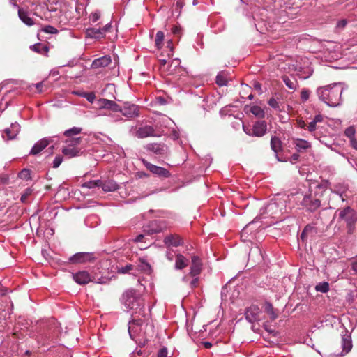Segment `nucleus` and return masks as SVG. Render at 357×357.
<instances>
[{
	"instance_id": "3c124183",
	"label": "nucleus",
	"mask_w": 357,
	"mask_h": 357,
	"mask_svg": "<svg viewBox=\"0 0 357 357\" xmlns=\"http://www.w3.org/2000/svg\"><path fill=\"white\" fill-rule=\"evenodd\" d=\"M43 31L47 33H56L57 29L52 26H46L43 29Z\"/></svg>"
},
{
	"instance_id": "c756f323",
	"label": "nucleus",
	"mask_w": 357,
	"mask_h": 357,
	"mask_svg": "<svg viewBox=\"0 0 357 357\" xmlns=\"http://www.w3.org/2000/svg\"><path fill=\"white\" fill-rule=\"evenodd\" d=\"M62 153L68 158H73L78 155L79 149L77 147H70L67 145L63 148Z\"/></svg>"
},
{
	"instance_id": "5701e85b",
	"label": "nucleus",
	"mask_w": 357,
	"mask_h": 357,
	"mask_svg": "<svg viewBox=\"0 0 357 357\" xmlns=\"http://www.w3.org/2000/svg\"><path fill=\"white\" fill-rule=\"evenodd\" d=\"M100 187L104 192H114L119 188V185L113 180L101 181Z\"/></svg>"
},
{
	"instance_id": "cd10ccee",
	"label": "nucleus",
	"mask_w": 357,
	"mask_h": 357,
	"mask_svg": "<svg viewBox=\"0 0 357 357\" xmlns=\"http://www.w3.org/2000/svg\"><path fill=\"white\" fill-rule=\"evenodd\" d=\"M181 61L179 59H174L171 60L170 63H168L167 67V75H172L174 74L176 68L180 66Z\"/></svg>"
},
{
	"instance_id": "864d4df0",
	"label": "nucleus",
	"mask_w": 357,
	"mask_h": 357,
	"mask_svg": "<svg viewBox=\"0 0 357 357\" xmlns=\"http://www.w3.org/2000/svg\"><path fill=\"white\" fill-rule=\"evenodd\" d=\"M167 65H168V63H167V61L166 59H160V70H162L164 73H167V67H168Z\"/></svg>"
},
{
	"instance_id": "5fc2aeb1",
	"label": "nucleus",
	"mask_w": 357,
	"mask_h": 357,
	"mask_svg": "<svg viewBox=\"0 0 357 357\" xmlns=\"http://www.w3.org/2000/svg\"><path fill=\"white\" fill-rule=\"evenodd\" d=\"M167 55L168 57H170L173 54V45L171 40H169L167 41Z\"/></svg>"
},
{
	"instance_id": "13d9d810",
	"label": "nucleus",
	"mask_w": 357,
	"mask_h": 357,
	"mask_svg": "<svg viewBox=\"0 0 357 357\" xmlns=\"http://www.w3.org/2000/svg\"><path fill=\"white\" fill-rule=\"evenodd\" d=\"M316 125L317 123L314 121H312L307 126V130L311 132L314 131L316 130Z\"/></svg>"
},
{
	"instance_id": "412c9836",
	"label": "nucleus",
	"mask_w": 357,
	"mask_h": 357,
	"mask_svg": "<svg viewBox=\"0 0 357 357\" xmlns=\"http://www.w3.org/2000/svg\"><path fill=\"white\" fill-rule=\"evenodd\" d=\"M99 102L100 108L109 109L116 112H119L120 110L121 107L113 100L102 98L100 99Z\"/></svg>"
},
{
	"instance_id": "4c0bfd02",
	"label": "nucleus",
	"mask_w": 357,
	"mask_h": 357,
	"mask_svg": "<svg viewBox=\"0 0 357 357\" xmlns=\"http://www.w3.org/2000/svg\"><path fill=\"white\" fill-rule=\"evenodd\" d=\"M100 185H101V180H93L85 182L82 185V187L91 189L96 187H100Z\"/></svg>"
},
{
	"instance_id": "37998d69",
	"label": "nucleus",
	"mask_w": 357,
	"mask_h": 357,
	"mask_svg": "<svg viewBox=\"0 0 357 357\" xmlns=\"http://www.w3.org/2000/svg\"><path fill=\"white\" fill-rule=\"evenodd\" d=\"M33 190L30 188H28L25 190L24 192L22 195L20 200L22 202L25 203L27 201V199L29 195H31Z\"/></svg>"
},
{
	"instance_id": "393cba45",
	"label": "nucleus",
	"mask_w": 357,
	"mask_h": 357,
	"mask_svg": "<svg viewBox=\"0 0 357 357\" xmlns=\"http://www.w3.org/2000/svg\"><path fill=\"white\" fill-rule=\"evenodd\" d=\"M189 264V260L182 255L181 254H178L176 255L175 259V265L174 268L176 270H181L185 268Z\"/></svg>"
},
{
	"instance_id": "6e6552de",
	"label": "nucleus",
	"mask_w": 357,
	"mask_h": 357,
	"mask_svg": "<svg viewBox=\"0 0 357 357\" xmlns=\"http://www.w3.org/2000/svg\"><path fill=\"white\" fill-rule=\"evenodd\" d=\"M95 257L92 252H78L69 258L73 264H84L94 260Z\"/></svg>"
},
{
	"instance_id": "f8f14e48",
	"label": "nucleus",
	"mask_w": 357,
	"mask_h": 357,
	"mask_svg": "<svg viewBox=\"0 0 357 357\" xmlns=\"http://www.w3.org/2000/svg\"><path fill=\"white\" fill-rule=\"evenodd\" d=\"M340 218L350 225L357 221V213L350 207H347L340 212Z\"/></svg>"
},
{
	"instance_id": "bf43d9fd",
	"label": "nucleus",
	"mask_w": 357,
	"mask_h": 357,
	"mask_svg": "<svg viewBox=\"0 0 357 357\" xmlns=\"http://www.w3.org/2000/svg\"><path fill=\"white\" fill-rule=\"evenodd\" d=\"M347 24V20H342L337 22V27L339 29H343L346 26Z\"/></svg>"
},
{
	"instance_id": "49530a36",
	"label": "nucleus",
	"mask_w": 357,
	"mask_h": 357,
	"mask_svg": "<svg viewBox=\"0 0 357 357\" xmlns=\"http://www.w3.org/2000/svg\"><path fill=\"white\" fill-rule=\"evenodd\" d=\"M100 17V14L98 11L91 13L89 16V20L93 23L96 22Z\"/></svg>"
},
{
	"instance_id": "6e6d98bb",
	"label": "nucleus",
	"mask_w": 357,
	"mask_h": 357,
	"mask_svg": "<svg viewBox=\"0 0 357 357\" xmlns=\"http://www.w3.org/2000/svg\"><path fill=\"white\" fill-rule=\"evenodd\" d=\"M268 105L274 109H278L279 108V104L278 101L275 98H271L268 100Z\"/></svg>"
},
{
	"instance_id": "58836bf2",
	"label": "nucleus",
	"mask_w": 357,
	"mask_h": 357,
	"mask_svg": "<svg viewBox=\"0 0 357 357\" xmlns=\"http://www.w3.org/2000/svg\"><path fill=\"white\" fill-rule=\"evenodd\" d=\"M315 289L317 291L326 293L329 291V284L327 282H320L316 285Z\"/></svg>"
},
{
	"instance_id": "72a5a7b5",
	"label": "nucleus",
	"mask_w": 357,
	"mask_h": 357,
	"mask_svg": "<svg viewBox=\"0 0 357 357\" xmlns=\"http://www.w3.org/2000/svg\"><path fill=\"white\" fill-rule=\"evenodd\" d=\"M227 81V75L223 72L218 73L216 76V84L220 86H226Z\"/></svg>"
},
{
	"instance_id": "2f4dec72",
	"label": "nucleus",
	"mask_w": 357,
	"mask_h": 357,
	"mask_svg": "<svg viewBox=\"0 0 357 357\" xmlns=\"http://www.w3.org/2000/svg\"><path fill=\"white\" fill-rule=\"evenodd\" d=\"M271 149L275 153H278L282 148V142L277 137H273L271 140Z\"/></svg>"
},
{
	"instance_id": "a19ab883",
	"label": "nucleus",
	"mask_w": 357,
	"mask_h": 357,
	"mask_svg": "<svg viewBox=\"0 0 357 357\" xmlns=\"http://www.w3.org/2000/svg\"><path fill=\"white\" fill-rule=\"evenodd\" d=\"M81 142V137H72L66 141L68 146L70 147H77Z\"/></svg>"
},
{
	"instance_id": "7ed1b4c3",
	"label": "nucleus",
	"mask_w": 357,
	"mask_h": 357,
	"mask_svg": "<svg viewBox=\"0 0 357 357\" xmlns=\"http://www.w3.org/2000/svg\"><path fill=\"white\" fill-rule=\"evenodd\" d=\"M343 87L341 83L320 86L317 89L319 99L329 107H337L342 103Z\"/></svg>"
},
{
	"instance_id": "de8ad7c7",
	"label": "nucleus",
	"mask_w": 357,
	"mask_h": 357,
	"mask_svg": "<svg viewBox=\"0 0 357 357\" xmlns=\"http://www.w3.org/2000/svg\"><path fill=\"white\" fill-rule=\"evenodd\" d=\"M84 98L90 102L93 103L96 99V95L93 92H86Z\"/></svg>"
},
{
	"instance_id": "4be33fe9",
	"label": "nucleus",
	"mask_w": 357,
	"mask_h": 357,
	"mask_svg": "<svg viewBox=\"0 0 357 357\" xmlns=\"http://www.w3.org/2000/svg\"><path fill=\"white\" fill-rule=\"evenodd\" d=\"M112 62L109 56H104L98 59H95L91 64L93 68H98L101 67H106L109 66Z\"/></svg>"
},
{
	"instance_id": "423d86ee",
	"label": "nucleus",
	"mask_w": 357,
	"mask_h": 357,
	"mask_svg": "<svg viewBox=\"0 0 357 357\" xmlns=\"http://www.w3.org/2000/svg\"><path fill=\"white\" fill-rule=\"evenodd\" d=\"M167 224L162 220H153L144 227V231L146 234L160 233L166 229Z\"/></svg>"
},
{
	"instance_id": "bb28decb",
	"label": "nucleus",
	"mask_w": 357,
	"mask_h": 357,
	"mask_svg": "<svg viewBox=\"0 0 357 357\" xmlns=\"http://www.w3.org/2000/svg\"><path fill=\"white\" fill-rule=\"evenodd\" d=\"M86 33L88 37L92 38L100 39L104 37V31L100 28H89Z\"/></svg>"
},
{
	"instance_id": "0e129e2a",
	"label": "nucleus",
	"mask_w": 357,
	"mask_h": 357,
	"mask_svg": "<svg viewBox=\"0 0 357 357\" xmlns=\"http://www.w3.org/2000/svg\"><path fill=\"white\" fill-rule=\"evenodd\" d=\"M253 87L255 90L259 91V93H262L261 85L259 82H255Z\"/></svg>"
},
{
	"instance_id": "338daca9",
	"label": "nucleus",
	"mask_w": 357,
	"mask_h": 357,
	"mask_svg": "<svg viewBox=\"0 0 357 357\" xmlns=\"http://www.w3.org/2000/svg\"><path fill=\"white\" fill-rule=\"evenodd\" d=\"M193 278L194 279L190 282V287L192 288L196 287L199 281L197 276Z\"/></svg>"
},
{
	"instance_id": "8fccbe9b",
	"label": "nucleus",
	"mask_w": 357,
	"mask_h": 357,
	"mask_svg": "<svg viewBox=\"0 0 357 357\" xmlns=\"http://www.w3.org/2000/svg\"><path fill=\"white\" fill-rule=\"evenodd\" d=\"M310 91L307 89H303L301 93V98L303 102L307 101L310 97Z\"/></svg>"
},
{
	"instance_id": "7c9ffc66",
	"label": "nucleus",
	"mask_w": 357,
	"mask_h": 357,
	"mask_svg": "<svg viewBox=\"0 0 357 357\" xmlns=\"http://www.w3.org/2000/svg\"><path fill=\"white\" fill-rule=\"evenodd\" d=\"M30 49L33 52L41 54H47L49 50L48 47L46 45L41 43L34 44L30 46Z\"/></svg>"
},
{
	"instance_id": "c03bdc74",
	"label": "nucleus",
	"mask_w": 357,
	"mask_h": 357,
	"mask_svg": "<svg viewBox=\"0 0 357 357\" xmlns=\"http://www.w3.org/2000/svg\"><path fill=\"white\" fill-rule=\"evenodd\" d=\"M19 176L22 179L28 180L31 178V172L29 169H24L20 172Z\"/></svg>"
},
{
	"instance_id": "dca6fc26",
	"label": "nucleus",
	"mask_w": 357,
	"mask_h": 357,
	"mask_svg": "<svg viewBox=\"0 0 357 357\" xmlns=\"http://www.w3.org/2000/svg\"><path fill=\"white\" fill-rule=\"evenodd\" d=\"M259 308L257 305H252L247 308L245 312V317L247 321L250 323L256 322L259 320Z\"/></svg>"
},
{
	"instance_id": "e2e57ef3",
	"label": "nucleus",
	"mask_w": 357,
	"mask_h": 357,
	"mask_svg": "<svg viewBox=\"0 0 357 357\" xmlns=\"http://www.w3.org/2000/svg\"><path fill=\"white\" fill-rule=\"evenodd\" d=\"M298 158H299V155L297 153H295L291 156L289 161L291 162V163L294 164L298 160Z\"/></svg>"
},
{
	"instance_id": "a18cd8bd",
	"label": "nucleus",
	"mask_w": 357,
	"mask_h": 357,
	"mask_svg": "<svg viewBox=\"0 0 357 357\" xmlns=\"http://www.w3.org/2000/svg\"><path fill=\"white\" fill-rule=\"evenodd\" d=\"M314 228L310 226V225H307L303 231H302L301 233V239H302L303 241H305V238L307 236V234L310 232H312L313 231Z\"/></svg>"
},
{
	"instance_id": "b1692460",
	"label": "nucleus",
	"mask_w": 357,
	"mask_h": 357,
	"mask_svg": "<svg viewBox=\"0 0 357 357\" xmlns=\"http://www.w3.org/2000/svg\"><path fill=\"white\" fill-rule=\"evenodd\" d=\"M20 130V126L17 123H14L10 125V128L5 129V133L8 139H15Z\"/></svg>"
},
{
	"instance_id": "20e7f679",
	"label": "nucleus",
	"mask_w": 357,
	"mask_h": 357,
	"mask_svg": "<svg viewBox=\"0 0 357 357\" xmlns=\"http://www.w3.org/2000/svg\"><path fill=\"white\" fill-rule=\"evenodd\" d=\"M122 303L128 310H136L135 314H141L142 298L139 294L134 289H128L124 292L121 298Z\"/></svg>"
},
{
	"instance_id": "052dcab7",
	"label": "nucleus",
	"mask_w": 357,
	"mask_h": 357,
	"mask_svg": "<svg viewBox=\"0 0 357 357\" xmlns=\"http://www.w3.org/2000/svg\"><path fill=\"white\" fill-rule=\"evenodd\" d=\"M140 266L141 268L144 270L145 271H149L151 270V266L145 261H142V264Z\"/></svg>"
},
{
	"instance_id": "6ab92c4d",
	"label": "nucleus",
	"mask_w": 357,
	"mask_h": 357,
	"mask_svg": "<svg viewBox=\"0 0 357 357\" xmlns=\"http://www.w3.org/2000/svg\"><path fill=\"white\" fill-rule=\"evenodd\" d=\"M164 243L168 247H178L183 244V241L178 235L171 234L164 238Z\"/></svg>"
},
{
	"instance_id": "680f3d73",
	"label": "nucleus",
	"mask_w": 357,
	"mask_h": 357,
	"mask_svg": "<svg viewBox=\"0 0 357 357\" xmlns=\"http://www.w3.org/2000/svg\"><path fill=\"white\" fill-rule=\"evenodd\" d=\"M248 227H249V225H247L242 230L241 238H243V241H246L247 240L245 234H248Z\"/></svg>"
},
{
	"instance_id": "e433bc0d",
	"label": "nucleus",
	"mask_w": 357,
	"mask_h": 357,
	"mask_svg": "<svg viewBox=\"0 0 357 357\" xmlns=\"http://www.w3.org/2000/svg\"><path fill=\"white\" fill-rule=\"evenodd\" d=\"M250 111L257 117L263 118L264 116V112L263 109L259 106H252Z\"/></svg>"
},
{
	"instance_id": "603ef678",
	"label": "nucleus",
	"mask_w": 357,
	"mask_h": 357,
	"mask_svg": "<svg viewBox=\"0 0 357 357\" xmlns=\"http://www.w3.org/2000/svg\"><path fill=\"white\" fill-rule=\"evenodd\" d=\"M62 162H63L62 156H61V155L56 156L53 161V167L54 168L59 167Z\"/></svg>"
},
{
	"instance_id": "09e8293b",
	"label": "nucleus",
	"mask_w": 357,
	"mask_h": 357,
	"mask_svg": "<svg viewBox=\"0 0 357 357\" xmlns=\"http://www.w3.org/2000/svg\"><path fill=\"white\" fill-rule=\"evenodd\" d=\"M133 268V266L132 264H127L125 266H123L119 268L118 272L121 273H127L128 271Z\"/></svg>"
},
{
	"instance_id": "c9c22d12",
	"label": "nucleus",
	"mask_w": 357,
	"mask_h": 357,
	"mask_svg": "<svg viewBox=\"0 0 357 357\" xmlns=\"http://www.w3.org/2000/svg\"><path fill=\"white\" fill-rule=\"evenodd\" d=\"M265 311L267 312V314L270 316V318L271 320H274L277 318L278 315L275 312L273 307L271 303H266L265 304Z\"/></svg>"
},
{
	"instance_id": "f3484780",
	"label": "nucleus",
	"mask_w": 357,
	"mask_h": 357,
	"mask_svg": "<svg viewBox=\"0 0 357 357\" xmlns=\"http://www.w3.org/2000/svg\"><path fill=\"white\" fill-rule=\"evenodd\" d=\"M155 135V134L154 128L149 125L139 127L135 132V136L141 139Z\"/></svg>"
},
{
	"instance_id": "a878e982",
	"label": "nucleus",
	"mask_w": 357,
	"mask_h": 357,
	"mask_svg": "<svg viewBox=\"0 0 357 357\" xmlns=\"http://www.w3.org/2000/svg\"><path fill=\"white\" fill-rule=\"evenodd\" d=\"M165 146L163 144L151 143L148 144L146 146V149L151 151L155 154L162 155L165 153Z\"/></svg>"
},
{
	"instance_id": "9d476101",
	"label": "nucleus",
	"mask_w": 357,
	"mask_h": 357,
	"mask_svg": "<svg viewBox=\"0 0 357 357\" xmlns=\"http://www.w3.org/2000/svg\"><path fill=\"white\" fill-rule=\"evenodd\" d=\"M144 321L139 318H133L128 324V332L131 339L135 340L141 331V326L143 324Z\"/></svg>"
},
{
	"instance_id": "4d7b16f0",
	"label": "nucleus",
	"mask_w": 357,
	"mask_h": 357,
	"mask_svg": "<svg viewBox=\"0 0 357 357\" xmlns=\"http://www.w3.org/2000/svg\"><path fill=\"white\" fill-rule=\"evenodd\" d=\"M167 349L165 347H164V348L160 349L158 351L157 357H167Z\"/></svg>"
},
{
	"instance_id": "2eb2a0df",
	"label": "nucleus",
	"mask_w": 357,
	"mask_h": 357,
	"mask_svg": "<svg viewBox=\"0 0 357 357\" xmlns=\"http://www.w3.org/2000/svg\"><path fill=\"white\" fill-rule=\"evenodd\" d=\"M267 130V124L264 121H257L252 128V135L255 137H261L264 136Z\"/></svg>"
},
{
	"instance_id": "f03ea898",
	"label": "nucleus",
	"mask_w": 357,
	"mask_h": 357,
	"mask_svg": "<svg viewBox=\"0 0 357 357\" xmlns=\"http://www.w3.org/2000/svg\"><path fill=\"white\" fill-rule=\"evenodd\" d=\"M294 207L290 195H278L270 201L263 209L261 214H267L272 218L279 219L282 214L289 213Z\"/></svg>"
},
{
	"instance_id": "4468645a",
	"label": "nucleus",
	"mask_w": 357,
	"mask_h": 357,
	"mask_svg": "<svg viewBox=\"0 0 357 357\" xmlns=\"http://www.w3.org/2000/svg\"><path fill=\"white\" fill-rule=\"evenodd\" d=\"M31 13L33 14L30 10V8L23 7L19 8L18 9L19 18L27 26H32L34 24V20L30 17Z\"/></svg>"
},
{
	"instance_id": "ea45409f",
	"label": "nucleus",
	"mask_w": 357,
	"mask_h": 357,
	"mask_svg": "<svg viewBox=\"0 0 357 357\" xmlns=\"http://www.w3.org/2000/svg\"><path fill=\"white\" fill-rule=\"evenodd\" d=\"M82 131V128L78 127H73L64 132V135L66 137H73L79 134Z\"/></svg>"
},
{
	"instance_id": "79ce46f5",
	"label": "nucleus",
	"mask_w": 357,
	"mask_h": 357,
	"mask_svg": "<svg viewBox=\"0 0 357 357\" xmlns=\"http://www.w3.org/2000/svg\"><path fill=\"white\" fill-rule=\"evenodd\" d=\"M355 133H356V130L355 128L353 127V126H350L349 128H347L345 131H344V134L349 139H352L354 137H355Z\"/></svg>"
},
{
	"instance_id": "aec40b11",
	"label": "nucleus",
	"mask_w": 357,
	"mask_h": 357,
	"mask_svg": "<svg viewBox=\"0 0 357 357\" xmlns=\"http://www.w3.org/2000/svg\"><path fill=\"white\" fill-rule=\"evenodd\" d=\"M341 345L342 348V352L340 354V356L345 355L346 354L349 353L351 349V336L347 333L342 335Z\"/></svg>"
},
{
	"instance_id": "0eeeda50",
	"label": "nucleus",
	"mask_w": 357,
	"mask_h": 357,
	"mask_svg": "<svg viewBox=\"0 0 357 357\" xmlns=\"http://www.w3.org/2000/svg\"><path fill=\"white\" fill-rule=\"evenodd\" d=\"M119 112L128 119H132L139 116V108L136 105L126 102L123 107H120Z\"/></svg>"
},
{
	"instance_id": "f704fd0d",
	"label": "nucleus",
	"mask_w": 357,
	"mask_h": 357,
	"mask_svg": "<svg viewBox=\"0 0 357 357\" xmlns=\"http://www.w3.org/2000/svg\"><path fill=\"white\" fill-rule=\"evenodd\" d=\"M283 81L285 85L290 89L295 90L297 87V82L294 78H291L287 76L283 77Z\"/></svg>"
},
{
	"instance_id": "c85d7f7f",
	"label": "nucleus",
	"mask_w": 357,
	"mask_h": 357,
	"mask_svg": "<svg viewBox=\"0 0 357 357\" xmlns=\"http://www.w3.org/2000/svg\"><path fill=\"white\" fill-rule=\"evenodd\" d=\"M296 149L298 151H304L309 149L311 145L310 143L306 140L297 139L295 141Z\"/></svg>"
},
{
	"instance_id": "a211bd4d",
	"label": "nucleus",
	"mask_w": 357,
	"mask_h": 357,
	"mask_svg": "<svg viewBox=\"0 0 357 357\" xmlns=\"http://www.w3.org/2000/svg\"><path fill=\"white\" fill-rule=\"evenodd\" d=\"M75 282L79 284H86L91 281L89 273L86 271H81L73 275Z\"/></svg>"
},
{
	"instance_id": "473e14b6",
	"label": "nucleus",
	"mask_w": 357,
	"mask_h": 357,
	"mask_svg": "<svg viewBox=\"0 0 357 357\" xmlns=\"http://www.w3.org/2000/svg\"><path fill=\"white\" fill-rule=\"evenodd\" d=\"M165 34L162 31L156 33L155 38V45L157 49L160 50L164 44Z\"/></svg>"
},
{
	"instance_id": "1a4fd4ad",
	"label": "nucleus",
	"mask_w": 357,
	"mask_h": 357,
	"mask_svg": "<svg viewBox=\"0 0 357 357\" xmlns=\"http://www.w3.org/2000/svg\"><path fill=\"white\" fill-rule=\"evenodd\" d=\"M55 137H48L38 141L32 147L30 154L37 155L45 149L50 143L54 142Z\"/></svg>"
},
{
	"instance_id": "ddd939ff",
	"label": "nucleus",
	"mask_w": 357,
	"mask_h": 357,
	"mask_svg": "<svg viewBox=\"0 0 357 357\" xmlns=\"http://www.w3.org/2000/svg\"><path fill=\"white\" fill-rule=\"evenodd\" d=\"M202 262L198 256H192L191 259V266L189 275L191 277L198 276L202 271Z\"/></svg>"
},
{
	"instance_id": "39448f33",
	"label": "nucleus",
	"mask_w": 357,
	"mask_h": 357,
	"mask_svg": "<svg viewBox=\"0 0 357 357\" xmlns=\"http://www.w3.org/2000/svg\"><path fill=\"white\" fill-rule=\"evenodd\" d=\"M13 2V4L15 6L19 7V5L17 4V1L19 2L20 5L24 6L26 8H30V10L33 13V15H38V10L39 8H43V4L45 5L44 0H10Z\"/></svg>"
},
{
	"instance_id": "69168bd1",
	"label": "nucleus",
	"mask_w": 357,
	"mask_h": 357,
	"mask_svg": "<svg viewBox=\"0 0 357 357\" xmlns=\"http://www.w3.org/2000/svg\"><path fill=\"white\" fill-rule=\"evenodd\" d=\"M243 131L248 135H250V136H252V128L248 127V126H245L244 125H243Z\"/></svg>"
},
{
	"instance_id": "9b49d317",
	"label": "nucleus",
	"mask_w": 357,
	"mask_h": 357,
	"mask_svg": "<svg viewBox=\"0 0 357 357\" xmlns=\"http://www.w3.org/2000/svg\"><path fill=\"white\" fill-rule=\"evenodd\" d=\"M142 162L144 166L153 174L162 177H168L169 176V171L165 168L154 165L145 160H143Z\"/></svg>"
},
{
	"instance_id": "774afa93",
	"label": "nucleus",
	"mask_w": 357,
	"mask_h": 357,
	"mask_svg": "<svg viewBox=\"0 0 357 357\" xmlns=\"http://www.w3.org/2000/svg\"><path fill=\"white\" fill-rule=\"evenodd\" d=\"M350 145L356 150H357V141L355 137L349 139Z\"/></svg>"
},
{
	"instance_id": "f257e3e1",
	"label": "nucleus",
	"mask_w": 357,
	"mask_h": 357,
	"mask_svg": "<svg viewBox=\"0 0 357 357\" xmlns=\"http://www.w3.org/2000/svg\"><path fill=\"white\" fill-rule=\"evenodd\" d=\"M328 187V181H322L316 185L317 190L313 196L312 193L304 194L302 192L290 194L291 202H294L296 206H301L303 208L307 211L313 212L318 209L321 206L319 197Z\"/></svg>"
}]
</instances>
